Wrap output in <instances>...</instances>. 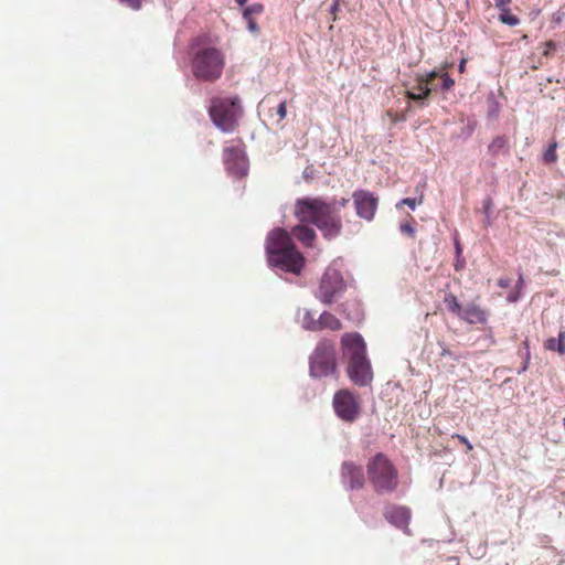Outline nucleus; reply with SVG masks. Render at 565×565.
<instances>
[{
    "label": "nucleus",
    "instance_id": "obj_1",
    "mask_svg": "<svg viewBox=\"0 0 565 565\" xmlns=\"http://www.w3.org/2000/svg\"><path fill=\"white\" fill-rule=\"evenodd\" d=\"M348 203L349 199L344 198L332 202H327L321 196L298 199L294 214L300 224L291 228L292 236L306 247H312L317 234L308 223L316 225L328 239L339 236L342 230L340 210Z\"/></svg>",
    "mask_w": 565,
    "mask_h": 565
},
{
    "label": "nucleus",
    "instance_id": "obj_2",
    "mask_svg": "<svg viewBox=\"0 0 565 565\" xmlns=\"http://www.w3.org/2000/svg\"><path fill=\"white\" fill-rule=\"evenodd\" d=\"M268 263L285 271L299 275L305 266V257L296 248L290 234L284 228H274L266 239Z\"/></svg>",
    "mask_w": 565,
    "mask_h": 565
},
{
    "label": "nucleus",
    "instance_id": "obj_3",
    "mask_svg": "<svg viewBox=\"0 0 565 565\" xmlns=\"http://www.w3.org/2000/svg\"><path fill=\"white\" fill-rule=\"evenodd\" d=\"M343 355L348 358V376L358 386H366L373 380L366 345L359 333H344L341 338Z\"/></svg>",
    "mask_w": 565,
    "mask_h": 565
},
{
    "label": "nucleus",
    "instance_id": "obj_4",
    "mask_svg": "<svg viewBox=\"0 0 565 565\" xmlns=\"http://www.w3.org/2000/svg\"><path fill=\"white\" fill-rule=\"evenodd\" d=\"M366 472L373 490L379 494L393 492L398 487L397 468L383 452L370 458Z\"/></svg>",
    "mask_w": 565,
    "mask_h": 565
},
{
    "label": "nucleus",
    "instance_id": "obj_5",
    "mask_svg": "<svg viewBox=\"0 0 565 565\" xmlns=\"http://www.w3.org/2000/svg\"><path fill=\"white\" fill-rule=\"evenodd\" d=\"M225 67V54L217 47H202L192 58L193 76L203 82H216Z\"/></svg>",
    "mask_w": 565,
    "mask_h": 565
},
{
    "label": "nucleus",
    "instance_id": "obj_6",
    "mask_svg": "<svg viewBox=\"0 0 565 565\" xmlns=\"http://www.w3.org/2000/svg\"><path fill=\"white\" fill-rule=\"evenodd\" d=\"M310 376L322 379L338 373L334 343L323 339L318 342L309 358Z\"/></svg>",
    "mask_w": 565,
    "mask_h": 565
},
{
    "label": "nucleus",
    "instance_id": "obj_7",
    "mask_svg": "<svg viewBox=\"0 0 565 565\" xmlns=\"http://www.w3.org/2000/svg\"><path fill=\"white\" fill-rule=\"evenodd\" d=\"M241 113L238 97H214L211 102L210 116L215 126L224 132L233 131L236 128Z\"/></svg>",
    "mask_w": 565,
    "mask_h": 565
},
{
    "label": "nucleus",
    "instance_id": "obj_8",
    "mask_svg": "<svg viewBox=\"0 0 565 565\" xmlns=\"http://www.w3.org/2000/svg\"><path fill=\"white\" fill-rule=\"evenodd\" d=\"M332 406L337 416L347 423L354 422L361 414L359 395L348 388L335 392Z\"/></svg>",
    "mask_w": 565,
    "mask_h": 565
},
{
    "label": "nucleus",
    "instance_id": "obj_9",
    "mask_svg": "<svg viewBox=\"0 0 565 565\" xmlns=\"http://www.w3.org/2000/svg\"><path fill=\"white\" fill-rule=\"evenodd\" d=\"M345 290L342 274L335 268H327L320 279L317 298L326 305L332 303Z\"/></svg>",
    "mask_w": 565,
    "mask_h": 565
},
{
    "label": "nucleus",
    "instance_id": "obj_10",
    "mask_svg": "<svg viewBox=\"0 0 565 565\" xmlns=\"http://www.w3.org/2000/svg\"><path fill=\"white\" fill-rule=\"evenodd\" d=\"M352 199L356 215L369 222L372 221L377 210L379 198L367 190L359 189L352 193Z\"/></svg>",
    "mask_w": 565,
    "mask_h": 565
},
{
    "label": "nucleus",
    "instance_id": "obj_11",
    "mask_svg": "<svg viewBox=\"0 0 565 565\" xmlns=\"http://www.w3.org/2000/svg\"><path fill=\"white\" fill-rule=\"evenodd\" d=\"M223 162L226 170L235 175L243 177L246 174L247 162L242 146H228L223 150Z\"/></svg>",
    "mask_w": 565,
    "mask_h": 565
},
{
    "label": "nucleus",
    "instance_id": "obj_12",
    "mask_svg": "<svg viewBox=\"0 0 565 565\" xmlns=\"http://www.w3.org/2000/svg\"><path fill=\"white\" fill-rule=\"evenodd\" d=\"M341 473L343 482L347 483L350 489L353 490L363 488L365 478L363 468L361 466H358L351 461L343 462Z\"/></svg>",
    "mask_w": 565,
    "mask_h": 565
},
{
    "label": "nucleus",
    "instance_id": "obj_13",
    "mask_svg": "<svg viewBox=\"0 0 565 565\" xmlns=\"http://www.w3.org/2000/svg\"><path fill=\"white\" fill-rule=\"evenodd\" d=\"M489 312L483 309L481 306L469 302L460 312L459 319L466 321L469 324H486L488 321Z\"/></svg>",
    "mask_w": 565,
    "mask_h": 565
},
{
    "label": "nucleus",
    "instance_id": "obj_14",
    "mask_svg": "<svg viewBox=\"0 0 565 565\" xmlns=\"http://www.w3.org/2000/svg\"><path fill=\"white\" fill-rule=\"evenodd\" d=\"M384 518L396 527L406 530L411 521V511L405 507L392 505L385 509Z\"/></svg>",
    "mask_w": 565,
    "mask_h": 565
},
{
    "label": "nucleus",
    "instance_id": "obj_15",
    "mask_svg": "<svg viewBox=\"0 0 565 565\" xmlns=\"http://www.w3.org/2000/svg\"><path fill=\"white\" fill-rule=\"evenodd\" d=\"M320 330L329 329L332 331H338L342 329L341 321L330 312H322L319 317Z\"/></svg>",
    "mask_w": 565,
    "mask_h": 565
},
{
    "label": "nucleus",
    "instance_id": "obj_16",
    "mask_svg": "<svg viewBox=\"0 0 565 565\" xmlns=\"http://www.w3.org/2000/svg\"><path fill=\"white\" fill-rule=\"evenodd\" d=\"M414 89H416L417 92L415 90H407L406 92V97L411 100H414V102H420L422 105H424V100L426 98H428L433 92V88L427 86V85H423V84H417Z\"/></svg>",
    "mask_w": 565,
    "mask_h": 565
},
{
    "label": "nucleus",
    "instance_id": "obj_17",
    "mask_svg": "<svg viewBox=\"0 0 565 565\" xmlns=\"http://www.w3.org/2000/svg\"><path fill=\"white\" fill-rule=\"evenodd\" d=\"M508 146V139L504 136H497L492 139L490 145L488 146V152L492 157H497L502 150H504Z\"/></svg>",
    "mask_w": 565,
    "mask_h": 565
},
{
    "label": "nucleus",
    "instance_id": "obj_18",
    "mask_svg": "<svg viewBox=\"0 0 565 565\" xmlns=\"http://www.w3.org/2000/svg\"><path fill=\"white\" fill-rule=\"evenodd\" d=\"M444 302L449 312L457 317L460 316V312L462 311L463 307L460 305V302L458 301L457 297L454 294L447 292L444 297Z\"/></svg>",
    "mask_w": 565,
    "mask_h": 565
},
{
    "label": "nucleus",
    "instance_id": "obj_19",
    "mask_svg": "<svg viewBox=\"0 0 565 565\" xmlns=\"http://www.w3.org/2000/svg\"><path fill=\"white\" fill-rule=\"evenodd\" d=\"M302 327L309 331H320L319 318L315 319L313 315L306 310L301 318Z\"/></svg>",
    "mask_w": 565,
    "mask_h": 565
},
{
    "label": "nucleus",
    "instance_id": "obj_20",
    "mask_svg": "<svg viewBox=\"0 0 565 565\" xmlns=\"http://www.w3.org/2000/svg\"><path fill=\"white\" fill-rule=\"evenodd\" d=\"M499 11H500L499 20L502 23L508 24L510 26H514L520 23V19L516 15L512 14L509 8H505V9L499 10Z\"/></svg>",
    "mask_w": 565,
    "mask_h": 565
},
{
    "label": "nucleus",
    "instance_id": "obj_21",
    "mask_svg": "<svg viewBox=\"0 0 565 565\" xmlns=\"http://www.w3.org/2000/svg\"><path fill=\"white\" fill-rule=\"evenodd\" d=\"M440 73L437 72L436 70H433L430 72H428L427 74L423 75V74H419L416 76V83L417 84H423V85H427L430 87V85L433 84L434 79L439 77Z\"/></svg>",
    "mask_w": 565,
    "mask_h": 565
},
{
    "label": "nucleus",
    "instance_id": "obj_22",
    "mask_svg": "<svg viewBox=\"0 0 565 565\" xmlns=\"http://www.w3.org/2000/svg\"><path fill=\"white\" fill-rule=\"evenodd\" d=\"M264 11V6L262 3H253L245 8L243 12L244 19L254 18V15L260 14Z\"/></svg>",
    "mask_w": 565,
    "mask_h": 565
},
{
    "label": "nucleus",
    "instance_id": "obj_23",
    "mask_svg": "<svg viewBox=\"0 0 565 565\" xmlns=\"http://www.w3.org/2000/svg\"><path fill=\"white\" fill-rule=\"evenodd\" d=\"M557 143L553 142L548 146V148L545 150L543 154V159L546 163H554L557 161V153H556Z\"/></svg>",
    "mask_w": 565,
    "mask_h": 565
},
{
    "label": "nucleus",
    "instance_id": "obj_24",
    "mask_svg": "<svg viewBox=\"0 0 565 565\" xmlns=\"http://www.w3.org/2000/svg\"><path fill=\"white\" fill-rule=\"evenodd\" d=\"M409 217H411V222L402 223L399 226V230L403 234H405L409 237H414L415 236V227H414L413 223H415V220L412 216H409Z\"/></svg>",
    "mask_w": 565,
    "mask_h": 565
},
{
    "label": "nucleus",
    "instance_id": "obj_25",
    "mask_svg": "<svg viewBox=\"0 0 565 565\" xmlns=\"http://www.w3.org/2000/svg\"><path fill=\"white\" fill-rule=\"evenodd\" d=\"M441 79V89L443 90H450L455 86V79L451 78L448 73L444 72L439 75Z\"/></svg>",
    "mask_w": 565,
    "mask_h": 565
},
{
    "label": "nucleus",
    "instance_id": "obj_26",
    "mask_svg": "<svg viewBox=\"0 0 565 565\" xmlns=\"http://www.w3.org/2000/svg\"><path fill=\"white\" fill-rule=\"evenodd\" d=\"M423 200H424V195L423 194L419 196L418 201L416 199H413V198H406V199H403L399 203H397L396 206L399 207L401 205L405 204V205L409 206L412 210H415L417 204H422L423 203Z\"/></svg>",
    "mask_w": 565,
    "mask_h": 565
},
{
    "label": "nucleus",
    "instance_id": "obj_27",
    "mask_svg": "<svg viewBox=\"0 0 565 565\" xmlns=\"http://www.w3.org/2000/svg\"><path fill=\"white\" fill-rule=\"evenodd\" d=\"M439 347H440V349H441V351H440V356H443V358L448 356V358L452 359L454 361H458V360H459V356H458V355H456L452 351H450V350L446 347V344H445L444 342H439Z\"/></svg>",
    "mask_w": 565,
    "mask_h": 565
},
{
    "label": "nucleus",
    "instance_id": "obj_28",
    "mask_svg": "<svg viewBox=\"0 0 565 565\" xmlns=\"http://www.w3.org/2000/svg\"><path fill=\"white\" fill-rule=\"evenodd\" d=\"M386 115L391 118L392 124H397L399 121L406 120V115L404 113L403 114H397V113L394 114L392 110H387Z\"/></svg>",
    "mask_w": 565,
    "mask_h": 565
},
{
    "label": "nucleus",
    "instance_id": "obj_29",
    "mask_svg": "<svg viewBox=\"0 0 565 565\" xmlns=\"http://www.w3.org/2000/svg\"><path fill=\"white\" fill-rule=\"evenodd\" d=\"M556 50V43L552 40H548L544 43L543 55L550 56Z\"/></svg>",
    "mask_w": 565,
    "mask_h": 565
},
{
    "label": "nucleus",
    "instance_id": "obj_30",
    "mask_svg": "<svg viewBox=\"0 0 565 565\" xmlns=\"http://www.w3.org/2000/svg\"><path fill=\"white\" fill-rule=\"evenodd\" d=\"M119 2L132 10H139L142 4V0H119Z\"/></svg>",
    "mask_w": 565,
    "mask_h": 565
},
{
    "label": "nucleus",
    "instance_id": "obj_31",
    "mask_svg": "<svg viewBox=\"0 0 565 565\" xmlns=\"http://www.w3.org/2000/svg\"><path fill=\"white\" fill-rule=\"evenodd\" d=\"M452 438L458 439V440H459V443H461L462 445H465V446H466V448H467V451H471V450H472V448H473V447H472L471 443L468 440V438H467L466 436L460 435V434H454V435H452Z\"/></svg>",
    "mask_w": 565,
    "mask_h": 565
},
{
    "label": "nucleus",
    "instance_id": "obj_32",
    "mask_svg": "<svg viewBox=\"0 0 565 565\" xmlns=\"http://www.w3.org/2000/svg\"><path fill=\"white\" fill-rule=\"evenodd\" d=\"M557 351L565 354V331H561L558 334Z\"/></svg>",
    "mask_w": 565,
    "mask_h": 565
},
{
    "label": "nucleus",
    "instance_id": "obj_33",
    "mask_svg": "<svg viewBox=\"0 0 565 565\" xmlns=\"http://www.w3.org/2000/svg\"><path fill=\"white\" fill-rule=\"evenodd\" d=\"M277 115L279 116V121L284 120L287 115V103L281 102L277 107Z\"/></svg>",
    "mask_w": 565,
    "mask_h": 565
},
{
    "label": "nucleus",
    "instance_id": "obj_34",
    "mask_svg": "<svg viewBox=\"0 0 565 565\" xmlns=\"http://www.w3.org/2000/svg\"><path fill=\"white\" fill-rule=\"evenodd\" d=\"M339 10H340V0H333V3L330 8V13L332 14L333 21H337Z\"/></svg>",
    "mask_w": 565,
    "mask_h": 565
},
{
    "label": "nucleus",
    "instance_id": "obj_35",
    "mask_svg": "<svg viewBox=\"0 0 565 565\" xmlns=\"http://www.w3.org/2000/svg\"><path fill=\"white\" fill-rule=\"evenodd\" d=\"M246 22H247V25H248V30L253 33H257L258 32V25L256 23V21L254 20V18H250L249 19H245Z\"/></svg>",
    "mask_w": 565,
    "mask_h": 565
},
{
    "label": "nucleus",
    "instance_id": "obj_36",
    "mask_svg": "<svg viewBox=\"0 0 565 565\" xmlns=\"http://www.w3.org/2000/svg\"><path fill=\"white\" fill-rule=\"evenodd\" d=\"M511 1H512V0H494V2H495V7H497L499 10H502V9L509 8V6H510Z\"/></svg>",
    "mask_w": 565,
    "mask_h": 565
},
{
    "label": "nucleus",
    "instance_id": "obj_37",
    "mask_svg": "<svg viewBox=\"0 0 565 565\" xmlns=\"http://www.w3.org/2000/svg\"><path fill=\"white\" fill-rule=\"evenodd\" d=\"M557 341H558V339H555V338L548 339L546 342V349L557 351Z\"/></svg>",
    "mask_w": 565,
    "mask_h": 565
},
{
    "label": "nucleus",
    "instance_id": "obj_38",
    "mask_svg": "<svg viewBox=\"0 0 565 565\" xmlns=\"http://www.w3.org/2000/svg\"><path fill=\"white\" fill-rule=\"evenodd\" d=\"M467 62L468 60L466 57H462L459 62V66H458V71L460 73H465L466 72V65H467Z\"/></svg>",
    "mask_w": 565,
    "mask_h": 565
},
{
    "label": "nucleus",
    "instance_id": "obj_39",
    "mask_svg": "<svg viewBox=\"0 0 565 565\" xmlns=\"http://www.w3.org/2000/svg\"><path fill=\"white\" fill-rule=\"evenodd\" d=\"M498 285H499L500 287H502V288H507V287H509V286H510V280H509V279H503V278H501V279H499Z\"/></svg>",
    "mask_w": 565,
    "mask_h": 565
},
{
    "label": "nucleus",
    "instance_id": "obj_40",
    "mask_svg": "<svg viewBox=\"0 0 565 565\" xmlns=\"http://www.w3.org/2000/svg\"><path fill=\"white\" fill-rule=\"evenodd\" d=\"M465 264H461V263H458V264H455V269L458 271V270H461L463 268Z\"/></svg>",
    "mask_w": 565,
    "mask_h": 565
},
{
    "label": "nucleus",
    "instance_id": "obj_41",
    "mask_svg": "<svg viewBox=\"0 0 565 565\" xmlns=\"http://www.w3.org/2000/svg\"><path fill=\"white\" fill-rule=\"evenodd\" d=\"M456 250H457V254L460 255L461 254V247L459 245V243L457 242L456 243Z\"/></svg>",
    "mask_w": 565,
    "mask_h": 565
},
{
    "label": "nucleus",
    "instance_id": "obj_42",
    "mask_svg": "<svg viewBox=\"0 0 565 565\" xmlns=\"http://www.w3.org/2000/svg\"><path fill=\"white\" fill-rule=\"evenodd\" d=\"M523 276L520 274L518 285L521 287L523 285Z\"/></svg>",
    "mask_w": 565,
    "mask_h": 565
},
{
    "label": "nucleus",
    "instance_id": "obj_43",
    "mask_svg": "<svg viewBox=\"0 0 565 565\" xmlns=\"http://www.w3.org/2000/svg\"><path fill=\"white\" fill-rule=\"evenodd\" d=\"M239 6H243L247 0H235Z\"/></svg>",
    "mask_w": 565,
    "mask_h": 565
},
{
    "label": "nucleus",
    "instance_id": "obj_44",
    "mask_svg": "<svg viewBox=\"0 0 565 565\" xmlns=\"http://www.w3.org/2000/svg\"><path fill=\"white\" fill-rule=\"evenodd\" d=\"M341 308H342V309H341V312H342V313H344V312H345V311H344V305H341Z\"/></svg>",
    "mask_w": 565,
    "mask_h": 565
}]
</instances>
